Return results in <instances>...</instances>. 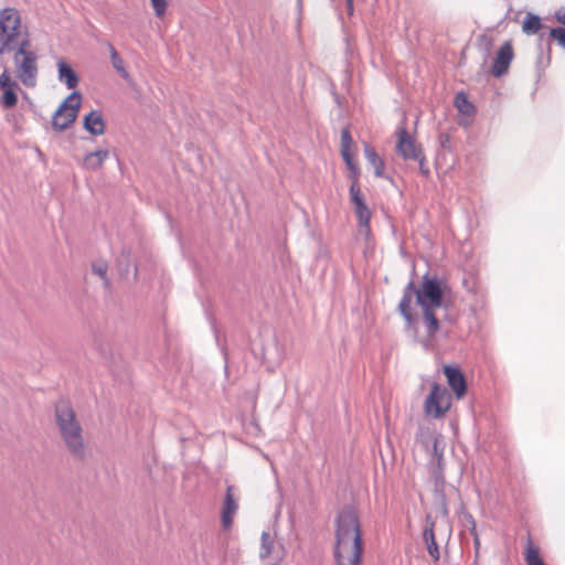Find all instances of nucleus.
I'll return each mask as SVG.
<instances>
[{
    "label": "nucleus",
    "mask_w": 565,
    "mask_h": 565,
    "mask_svg": "<svg viewBox=\"0 0 565 565\" xmlns=\"http://www.w3.org/2000/svg\"><path fill=\"white\" fill-rule=\"evenodd\" d=\"M14 73L25 87H34L39 77V54L32 50L29 36H24L19 47L11 51Z\"/></svg>",
    "instance_id": "4"
},
{
    "label": "nucleus",
    "mask_w": 565,
    "mask_h": 565,
    "mask_svg": "<svg viewBox=\"0 0 565 565\" xmlns=\"http://www.w3.org/2000/svg\"><path fill=\"white\" fill-rule=\"evenodd\" d=\"M415 161H418L419 164V171L423 175L428 177L429 175V168L426 164L425 156L424 153L419 154V158H415Z\"/></svg>",
    "instance_id": "29"
},
{
    "label": "nucleus",
    "mask_w": 565,
    "mask_h": 565,
    "mask_svg": "<svg viewBox=\"0 0 565 565\" xmlns=\"http://www.w3.org/2000/svg\"><path fill=\"white\" fill-rule=\"evenodd\" d=\"M345 164L348 166L349 170L351 171V177L353 178V181H358L359 169H358L356 164L354 163L353 159L345 161Z\"/></svg>",
    "instance_id": "31"
},
{
    "label": "nucleus",
    "mask_w": 565,
    "mask_h": 565,
    "mask_svg": "<svg viewBox=\"0 0 565 565\" xmlns=\"http://www.w3.org/2000/svg\"><path fill=\"white\" fill-rule=\"evenodd\" d=\"M555 19L557 20V22H559L561 24L565 25V6L558 8L555 11Z\"/></svg>",
    "instance_id": "32"
},
{
    "label": "nucleus",
    "mask_w": 565,
    "mask_h": 565,
    "mask_svg": "<svg viewBox=\"0 0 565 565\" xmlns=\"http://www.w3.org/2000/svg\"><path fill=\"white\" fill-rule=\"evenodd\" d=\"M284 556H285V550H284L282 545H280L279 550L276 551V558L279 562L284 558Z\"/></svg>",
    "instance_id": "34"
},
{
    "label": "nucleus",
    "mask_w": 565,
    "mask_h": 565,
    "mask_svg": "<svg viewBox=\"0 0 565 565\" xmlns=\"http://www.w3.org/2000/svg\"><path fill=\"white\" fill-rule=\"evenodd\" d=\"M108 157L109 151L104 149L89 152L83 160V167L87 170H97L104 164Z\"/></svg>",
    "instance_id": "17"
},
{
    "label": "nucleus",
    "mask_w": 565,
    "mask_h": 565,
    "mask_svg": "<svg viewBox=\"0 0 565 565\" xmlns=\"http://www.w3.org/2000/svg\"><path fill=\"white\" fill-rule=\"evenodd\" d=\"M550 35L565 50V29L562 26L554 28L550 31Z\"/></svg>",
    "instance_id": "27"
},
{
    "label": "nucleus",
    "mask_w": 565,
    "mask_h": 565,
    "mask_svg": "<svg viewBox=\"0 0 565 565\" xmlns=\"http://www.w3.org/2000/svg\"><path fill=\"white\" fill-rule=\"evenodd\" d=\"M455 105L457 109L463 115H471L475 111V106L469 102L463 93H458L456 95Z\"/></svg>",
    "instance_id": "22"
},
{
    "label": "nucleus",
    "mask_w": 565,
    "mask_h": 565,
    "mask_svg": "<svg viewBox=\"0 0 565 565\" xmlns=\"http://www.w3.org/2000/svg\"><path fill=\"white\" fill-rule=\"evenodd\" d=\"M157 17H162L167 9V0H150Z\"/></svg>",
    "instance_id": "28"
},
{
    "label": "nucleus",
    "mask_w": 565,
    "mask_h": 565,
    "mask_svg": "<svg viewBox=\"0 0 565 565\" xmlns=\"http://www.w3.org/2000/svg\"><path fill=\"white\" fill-rule=\"evenodd\" d=\"M541 28L542 22L540 17L532 13H527L522 24L523 32L529 35H533L536 34Z\"/></svg>",
    "instance_id": "20"
},
{
    "label": "nucleus",
    "mask_w": 565,
    "mask_h": 565,
    "mask_svg": "<svg viewBox=\"0 0 565 565\" xmlns=\"http://www.w3.org/2000/svg\"><path fill=\"white\" fill-rule=\"evenodd\" d=\"M445 320L449 321V322H455L456 321V316H454L452 313H446L445 315Z\"/></svg>",
    "instance_id": "35"
},
{
    "label": "nucleus",
    "mask_w": 565,
    "mask_h": 565,
    "mask_svg": "<svg viewBox=\"0 0 565 565\" xmlns=\"http://www.w3.org/2000/svg\"><path fill=\"white\" fill-rule=\"evenodd\" d=\"M81 94L73 92L60 105L52 118V125L56 130L62 131L75 121L81 106Z\"/></svg>",
    "instance_id": "7"
},
{
    "label": "nucleus",
    "mask_w": 565,
    "mask_h": 565,
    "mask_svg": "<svg viewBox=\"0 0 565 565\" xmlns=\"http://www.w3.org/2000/svg\"><path fill=\"white\" fill-rule=\"evenodd\" d=\"M396 152L405 160H413L419 158L423 153L422 148L416 145L415 139L409 135L406 127L401 125L396 129Z\"/></svg>",
    "instance_id": "10"
},
{
    "label": "nucleus",
    "mask_w": 565,
    "mask_h": 565,
    "mask_svg": "<svg viewBox=\"0 0 565 565\" xmlns=\"http://www.w3.org/2000/svg\"><path fill=\"white\" fill-rule=\"evenodd\" d=\"M423 311V320L429 338H433L439 330V319L435 311L437 309L448 310L451 306L449 298V286L447 281L437 275H424L418 287L409 281L404 290L397 310L405 319L407 326H412L415 316L412 312L413 299Z\"/></svg>",
    "instance_id": "1"
},
{
    "label": "nucleus",
    "mask_w": 565,
    "mask_h": 565,
    "mask_svg": "<svg viewBox=\"0 0 565 565\" xmlns=\"http://www.w3.org/2000/svg\"><path fill=\"white\" fill-rule=\"evenodd\" d=\"M444 374L447 377L448 385L456 394L457 398H461L467 390L465 376L459 367L445 365Z\"/></svg>",
    "instance_id": "12"
},
{
    "label": "nucleus",
    "mask_w": 565,
    "mask_h": 565,
    "mask_svg": "<svg viewBox=\"0 0 565 565\" xmlns=\"http://www.w3.org/2000/svg\"><path fill=\"white\" fill-rule=\"evenodd\" d=\"M438 469L434 470V478L437 488H441L445 483V477L440 471V467L437 466Z\"/></svg>",
    "instance_id": "30"
},
{
    "label": "nucleus",
    "mask_w": 565,
    "mask_h": 565,
    "mask_svg": "<svg viewBox=\"0 0 565 565\" xmlns=\"http://www.w3.org/2000/svg\"><path fill=\"white\" fill-rule=\"evenodd\" d=\"M513 56L514 54L512 44L510 42H504L500 46L497 56L493 61L491 74L494 77H501L502 75H504L509 71Z\"/></svg>",
    "instance_id": "11"
},
{
    "label": "nucleus",
    "mask_w": 565,
    "mask_h": 565,
    "mask_svg": "<svg viewBox=\"0 0 565 565\" xmlns=\"http://www.w3.org/2000/svg\"><path fill=\"white\" fill-rule=\"evenodd\" d=\"M451 406V395L447 388L437 382H433L430 392L424 402V414L427 417L438 419L441 418Z\"/></svg>",
    "instance_id": "6"
},
{
    "label": "nucleus",
    "mask_w": 565,
    "mask_h": 565,
    "mask_svg": "<svg viewBox=\"0 0 565 565\" xmlns=\"http://www.w3.org/2000/svg\"><path fill=\"white\" fill-rule=\"evenodd\" d=\"M352 145H353V140H352L350 130L348 128L342 129V131H341V149H340V151L351 150Z\"/></svg>",
    "instance_id": "26"
},
{
    "label": "nucleus",
    "mask_w": 565,
    "mask_h": 565,
    "mask_svg": "<svg viewBox=\"0 0 565 565\" xmlns=\"http://www.w3.org/2000/svg\"><path fill=\"white\" fill-rule=\"evenodd\" d=\"M340 152H341V156H342L344 162L353 159L351 150H343V151H340Z\"/></svg>",
    "instance_id": "33"
},
{
    "label": "nucleus",
    "mask_w": 565,
    "mask_h": 565,
    "mask_svg": "<svg viewBox=\"0 0 565 565\" xmlns=\"http://www.w3.org/2000/svg\"><path fill=\"white\" fill-rule=\"evenodd\" d=\"M58 79L64 83L68 89H73L78 84V76L73 68L63 60L57 62Z\"/></svg>",
    "instance_id": "16"
},
{
    "label": "nucleus",
    "mask_w": 565,
    "mask_h": 565,
    "mask_svg": "<svg viewBox=\"0 0 565 565\" xmlns=\"http://www.w3.org/2000/svg\"><path fill=\"white\" fill-rule=\"evenodd\" d=\"M526 565H545L539 556L537 550L529 546L525 554Z\"/></svg>",
    "instance_id": "25"
},
{
    "label": "nucleus",
    "mask_w": 565,
    "mask_h": 565,
    "mask_svg": "<svg viewBox=\"0 0 565 565\" xmlns=\"http://www.w3.org/2000/svg\"><path fill=\"white\" fill-rule=\"evenodd\" d=\"M84 128L94 136H100L105 132V122L100 111L92 110L84 118Z\"/></svg>",
    "instance_id": "15"
},
{
    "label": "nucleus",
    "mask_w": 565,
    "mask_h": 565,
    "mask_svg": "<svg viewBox=\"0 0 565 565\" xmlns=\"http://www.w3.org/2000/svg\"><path fill=\"white\" fill-rule=\"evenodd\" d=\"M349 13L353 12V0H345Z\"/></svg>",
    "instance_id": "36"
},
{
    "label": "nucleus",
    "mask_w": 565,
    "mask_h": 565,
    "mask_svg": "<svg viewBox=\"0 0 565 565\" xmlns=\"http://www.w3.org/2000/svg\"><path fill=\"white\" fill-rule=\"evenodd\" d=\"M107 46H108V50H109L110 62H111L113 67L119 73V75L124 79H128L129 78V73L125 68L124 60L121 58V56L119 55L117 50L114 47V45L108 43Z\"/></svg>",
    "instance_id": "19"
},
{
    "label": "nucleus",
    "mask_w": 565,
    "mask_h": 565,
    "mask_svg": "<svg viewBox=\"0 0 565 565\" xmlns=\"http://www.w3.org/2000/svg\"><path fill=\"white\" fill-rule=\"evenodd\" d=\"M107 264L104 262H96L92 265V271L94 275H97L102 280L106 288L109 287V280L107 277Z\"/></svg>",
    "instance_id": "24"
},
{
    "label": "nucleus",
    "mask_w": 565,
    "mask_h": 565,
    "mask_svg": "<svg viewBox=\"0 0 565 565\" xmlns=\"http://www.w3.org/2000/svg\"><path fill=\"white\" fill-rule=\"evenodd\" d=\"M445 441L441 435L433 437V460L440 467L444 455Z\"/></svg>",
    "instance_id": "23"
},
{
    "label": "nucleus",
    "mask_w": 565,
    "mask_h": 565,
    "mask_svg": "<svg viewBox=\"0 0 565 565\" xmlns=\"http://www.w3.org/2000/svg\"><path fill=\"white\" fill-rule=\"evenodd\" d=\"M234 487L228 486L221 513V522L224 529H230L233 523V518L237 512L238 504L233 494Z\"/></svg>",
    "instance_id": "13"
},
{
    "label": "nucleus",
    "mask_w": 565,
    "mask_h": 565,
    "mask_svg": "<svg viewBox=\"0 0 565 565\" xmlns=\"http://www.w3.org/2000/svg\"><path fill=\"white\" fill-rule=\"evenodd\" d=\"M335 546L337 565H362L363 541L359 516L351 507L343 508L337 516Z\"/></svg>",
    "instance_id": "2"
},
{
    "label": "nucleus",
    "mask_w": 565,
    "mask_h": 565,
    "mask_svg": "<svg viewBox=\"0 0 565 565\" xmlns=\"http://www.w3.org/2000/svg\"><path fill=\"white\" fill-rule=\"evenodd\" d=\"M364 156L370 164L374 168L375 174L382 177L384 173V161L376 153L375 149L369 145L364 147Z\"/></svg>",
    "instance_id": "18"
},
{
    "label": "nucleus",
    "mask_w": 565,
    "mask_h": 565,
    "mask_svg": "<svg viewBox=\"0 0 565 565\" xmlns=\"http://www.w3.org/2000/svg\"><path fill=\"white\" fill-rule=\"evenodd\" d=\"M275 552V539L267 532L262 534L260 558H267Z\"/></svg>",
    "instance_id": "21"
},
{
    "label": "nucleus",
    "mask_w": 565,
    "mask_h": 565,
    "mask_svg": "<svg viewBox=\"0 0 565 565\" xmlns=\"http://www.w3.org/2000/svg\"><path fill=\"white\" fill-rule=\"evenodd\" d=\"M55 423L66 449L78 459H83L86 446L82 425L68 402L61 401L55 406Z\"/></svg>",
    "instance_id": "3"
},
{
    "label": "nucleus",
    "mask_w": 565,
    "mask_h": 565,
    "mask_svg": "<svg viewBox=\"0 0 565 565\" xmlns=\"http://www.w3.org/2000/svg\"><path fill=\"white\" fill-rule=\"evenodd\" d=\"M426 523H427V526L425 527L424 532H423V539L427 545V551H428V554L435 559H439V547H438V544L435 540V532H434V527H435V522L431 520V518L429 515L426 516Z\"/></svg>",
    "instance_id": "14"
},
{
    "label": "nucleus",
    "mask_w": 565,
    "mask_h": 565,
    "mask_svg": "<svg viewBox=\"0 0 565 565\" xmlns=\"http://www.w3.org/2000/svg\"><path fill=\"white\" fill-rule=\"evenodd\" d=\"M29 36L28 28L22 25L21 15L14 8L0 11V56L10 53Z\"/></svg>",
    "instance_id": "5"
},
{
    "label": "nucleus",
    "mask_w": 565,
    "mask_h": 565,
    "mask_svg": "<svg viewBox=\"0 0 565 565\" xmlns=\"http://www.w3.org/2000/svg\"><path fill=\"white\" fill-rule=\"evenodd\" d=\"M3 71L0 74V104L6 109H11L18 104V90L20 86L17 79L12 78L7 64L1 63Z\"/></svg>",
    "instance_id": "9"
},
{
    "label": "nucleus",
    "mask_w": 565,
    "mask_h": 565,
    "mask_svg": "<svg viewBox=\"0 0 565 565\" xmlns=\"http://www.w3.org/2000/svg\"><path fill=\"white\" fill-rule=\"evenodd\" d=\"M350 200L354 205V211L358 216V226L359 234L369 237L370 230V220H371V211L367 207L363 194L361 192V188L358 181H352L350 185Z\"/></svg>",
    "instance_id": "8"
}]
</instances>
